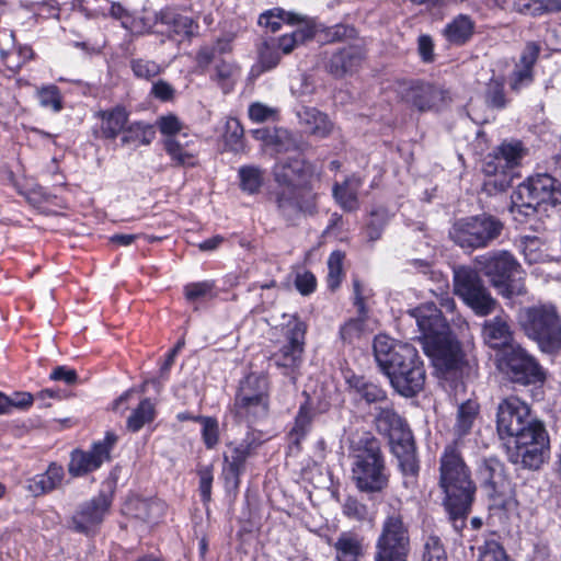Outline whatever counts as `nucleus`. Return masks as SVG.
Instances as JSON below:
<instances>
[{
    "instance_id": "obj_1",
    "label": "nucleus",
    "mask_w": 561,
    "mask_h": 561,
    "mask_svg": "<svg viewBox=\"0 0 561 561\" xmlns=\"http://www.w3.org/2000/svg\"><path fill=\"white\" fill-rule=\"evenodd\" d=\"M438 486L443 505L457 534L466 527L476 499L477 485L456 443L447 445L439 458Z\"/></svg>"
},
{
    "instance_id": "obj_2",
    "label": "nucleus",
    "mask_w": 561,
    "mask_h": 561,
    "mask_svg": "<svg viewBox=\"0 0 561 561\" xmlns=\"http://www.w3.org/2000/svg\"><path fill=\"white\" fill-rule=\"evenodd\" d=\"M373 351L378 367L399 394L412 398L423 390L425 367L413 345L387 335H377Z\"/></svg>"
},
{
    "instance_id": "obj_3",
    "label": "nucleus",
    "mask_w": 561,
    "mask_h": 561,
    "mask_svg": "<svg viewBox=\"0 0 561 561\" xmlns=\"http://www.w3.org/2000/svg\"><path fill=\"white\" fill-rule=\"evenodd\" d=\"M377 432L389 440L390 449L397 458L399 470L403 478V485L409 490L417 486L420 460L412 431L391 404L376 408L374 419Z\"/></svg>"
},
{
    "instance_id": "obj_4",
    "label": "nucleus",
    "mask_w": 561,
    "mask_h": 561,
    "mask_svg": "<svg viewBox=\"0 0 561 561\" xmlns=\"http://www.w3.org/2000/svg\"><path fill=\"white\" fill-rule=\"evenodd\" d=\"M352 481L359 492L381 493L389 485V472L380 443L375 437L360 439L352 454Z\"/></svg>"
},
{
    "instance_id": "obj_5",
    "label": "nucleus",
    "mask_w": 561,
    "mask_h": 561,
    "mask_svg": "<svg viewBox=\"0 0 561 561\" xmlns=\"http://www.w3.org/2000/svg\"><path fill=\"white\" fill-rule=\"evenodd\" d=\"M524 334L547 354L561 352V313L553 304H537L518 311Z\"/></svg>"
},
{
    "instance_id": "obj_6",
    "label": "nucleus",
    "mask_w": 561,
    "mask_h": 561,
    "mask_svg": "<svg viewBox=\"0 0 561 561\" xmlns=\"http://www.w3.org/2000/svg\"><path fill=\"white\" fill-rule=\"evenodd\" d=\"M479 271L505 298L525 295L526 273L516 257L507 250H493L477 256Z\"/></svg>"
},
{
    "instance_id": "obj_7",
    "label": "nucleus",
    "mask_w": 561,
    "mask_h": 561,
    "mask_svg": "<svg viewBox=\"0 0 561 561\" xmlns=\"http://www.w3.org/2000/svg\"><path fill=\"white\" fill-rule=\"evenodd\" d=\"M411 552L410 523L404 510L388 505L376 539L374 561H408Z\"/></svg>"
},
{
    "instance_id": "obj_8",
    "label": "nucleus",
    "mask_w": 561,
    "mask_h": 561,
    "mask_svg": "<svg viewBox=\"0 0 561 561\" xmlns=\"http://www.w3.org/2000/svg\"><path fill=\"white\" fill-rule=\"evenodd\" d=\"M511 198L513 213L530 217L541 208L561 204V184L550 174L539 173L522 182Z\"/></svg>"
},
{
    "instance_id": "obj_9",
    "label": "nucleus",
    "mask_w": 561,
    "mask_h": 561,
    "mask_svg": "<svg viewBox=\"0 0 561 561\" xmlns=\"http://www.w3.org/2000/svg\"><path fill=\"white\" fill-rule=\"evenodd\" d=\"M477 472L489 500V510L493 514L507 515L517 510L514 485L505 474L504 463L499 458L481 459Z\"/></svg>"
},
{
    "instance_id": "obj_10",
    "label": "nucleus",
    "mask_w": 561,
    "mask_h": 561,
    "mask_svg": "<svg viewBox=\"0 0 561 561\" xmlns=\"http://www.w3.org/2000/svg\"><path fill=\"white\" fill-rule=\"evenodd\" d=\"M504 229V224L489 214L458 219L449 230L450 239L465 251L489 247Z\"/></svg>"
},
{
    "instance_id": "obj_11",
    "label": "nucleus",
    "mask_w": 561,
    "mask_h": 561,
    "mask_svg": "<svg viewBox=\"0 0 561 561\" xmlns=\"http://www.w3.org/2000/svg\"><path fill=\"white\" fill-rule=\"evenodd\" d=\"M508 438L514 447L512 461L520 462L529 469H538L543 463L549 449V437L540 422L530 420L527 426H523L522 431Z\"/></svg>"
},
{
    "instance_id": "obj_12",
    "label": "nucleus",
    "mask_w": 561,
    "mask_h": 561,
    "mask_svg": "<svg viewBox=\"0 0 561 561\" xmlns=\"http://www.w3.org/2000/svg\"><path fill=\"white\" fill-rule=\"evenodd\" d=\"M454 293L478 316L492 313L497 305L479 272L470 266L454 268Z\"/></svg>"
},
{
    "instance_id": "obj_13",
    "label": "nucleus",
    "mask_w": 561,
    "mask_h": 561,
    "mask_svg": "<svg viewBox=\"0 0 561 561\" xmlns=\"http://www.w3.org/2000/svg\"><path fill=\"white\" fill-rule=\"evenodd\" d=\"M263 443L261 432L248 430L242 439L227 444V451L224 453L222 468V477L227 490H237L239 488L240 477L247 469V461L256 456Z\"/></svg>"
},
{
    "instance_id": "obj_14",
    "label": "nucleus",
    "mask_w": 561,
    "mask_h": 561,
    "mask_svg": "<svg viewBox=\"0 0 561 561\" xmlns=\"http://www.w3.org/2000/svg\"><path fill=\"white\" fill-rule=\"evenodd\" d=\"M306 332L307 325L305 322L298 319L288 322L285 332V344L271 356L274 365L283 369V374L290 377L293 382H296L297 371L302 363Z\"/></svg>"
},
{
    "instance_id": "obj_15",
    "label": "nucleus",
    "mask_w": 561,
    "mask_h": 561,
    "mask_svg": "<svg viewBox=\"0 0 561 561\" xmlns=\"http://www.w3.org/2000/svg\"><path fill=\"white\" fill-rule=\"evenodd\" d=\"M111 505L112 500L105 493H99L82 502L68 522L69 529L87 537H94L108 515Z\"/></svg>"
},
{
    "instance_id": "obj_16",
    "label": "nucleus",
    "mask_w": 561,
    "mask_h": 561,
    "mask_svg": "<svg viewBox=\"0 0 561 561\" xmlns=\"http://www.w3.org/2000/svg\"><path fill=\"white\" fill-rule=\"evenodd\" d=\"M274 196L278 214L291 225L317 211V195L306 187L278 186Z\"/></svg>"
},
{
    "instance_id": "obj_17",
    "label": "nucleus",
    "mask_w": 561,
    "mask_h": 561,
    "mask_svg": "<svg viewBox=\"0 0 561 561\" xmlns=\"http://www.w3.org/2000/svg\"><path fill=\"white\" fill-rule=\"evenodd\" d=\"M526 149L518 140L503 141L492 154H489L483 164V171L489 176L503 175L499 185L501 190L511 185L515 176L514 170L520 164Z\"/></svg>"
},
{
    "instance_id": "obj_18",
    "label": "nucleus",
    "mask_w": 561,
    "mask_h": 561,
    "mask_svg": "<svg viewBox=\"0 0 561 561\" xmlns=\"http://www.w3.org/2000/svg\"><path fill=\"white\" fill-rule=\"evenodd\" d=\"M503 365L513 382L531 385L543 382L546 379L542 367L520 346H511L505 352Z\"/></svg>"
},
{
    "instance_id": "obj_19",
    "label": "nucleus",
    "mask_w": 561,
    "mask_h": 561,
    "mask_svg": "<svg viewBox=\"0 0 561 561\" xmlns=\"http://www.w3.org/2000/svg\"><path fill=\"white\" fill-rule=\"evenodd\" d=\"M117 442L114 433L107 432L103 440L95 442L91 450L75 449L70 454L68 472L72 477H82L99 469L104 461L110 460L111 450Z\"/></svg>"
},
{
    "instance_id": "obj_20",
    "label": "nucleus",
    "mask_w": 561,
    "mask_h": 561,
    "mask_svg": "<svg viewBox=\"0 0 561 561\" xmlns=\"http://www.w3.org/2000/svg\"><path fill=\"white\" fill-rule=\"evenodd\" d=\"M533 420L530 408L517 397L504 399L497 407L496 430L501 439L516 435Z\"/></svg>"
},
{
    "instance_id": "obj_21",
    "label": "nucleus",
    "mask_w": 561,
    "mask_h": 561,
    "mask_svg": "<svg viewBox=\"0 0 561 561\" xmlns=\"http://www.w3.org/2000/svg\"><path fill=\"white\" fill-rule=\"evenodd\" d=\"M403 100L420 112L439 110L450 101L449 91L427 82H411L402 92Z\"/></svg>"
},
{
    "instance_id": "obj_22",
    "label": "nucleus",
    "mask_w": 561,
    "mask_h": 561,
    "mask_svg": "<svg viewBox=\"0 0 561 561\" xmlns=\"http://www.w3.org/2000/svg\"><path fill=\"white\" fill-rule=\"evenodd\" d=\"M540 45L536 42H528L510 76V88L514 92H519L534 81V66L540 54Z\"/></svg>"
},
{
    "instance_id": "obj_23",
    "label": "nucleus",
    "mask_w": 561,
    "mask_h": 561,
    "mask_svg": "<svg viewBox=\"0 0 561 561\" xmlns=\"http://www.w3.org/2000/svg\"><path fill=\"white\" fill-rule=\"evenodd\" d=\"M310 174V165L299 157L279 161L274 167V179L278 186L305 187Z\"/></svg>"
},
{
    "instance_id": "obj_24",
    "label": "nucleus",
    "mask_w": 561,
    "mask_h": 561,
    "mask_svg": "<svg viewBox=\"0 0 561 561\" xmlns=\"http://www.w3.org/2000/svg\"><path fill=\"white\" fill-rule=\"evenodd\" d=\"M365 57L364 50L358 45H350L333 53L327 62V70L336 78L357 70Z\"/></svg>"
},
{
    "instance_id": "obj_25",
    "label": "nucleus",
    "mask_w": 561,
    "mask_h": 561,
    "mask_svg": "<svg viewBox=\"0 0 561 561\" xmlns=\"http://www.w3.org/2000/svg\"><path fill=\"white\" fill-rule=\"evenodd\" d=\"M417 327L425 335L443 334L447 329V322L442 311L435 304H424L412 311Z\"/></svg>"
},
{
    "instance_id": "obj_26",
    "label": "nucleus",
    "mask_w": 561,
    "mask_h": 561,
    "mask_svg": "<svg viewBox=\"0 0 561 561\" xmlns=\"http://www.w3.org/2000/svg\"><path fill=\"white\" fill-rule=\"evenodd\" d=\"M95 116L100 119V137L113 140L124 131L129 113L124 106L116 105L98 112Z\"/></svg>"
},
{
    "instance_id": "obj_27",
    "label": "nucleus",
    "mask_w": 561,
    "mask_h": 561,
    "mask_svg": "<svg viewBox=\"0 0 561 561\" xmlns=\"http://www.w3.org/2000/svg\"><path fill=\"white\" fill-rule=\"evenodd\" d=\"M485 343L492 348L512 346L513 333L506 316H496L485 321L483 327Z\"/></svg>"
},
{
    "instance_id": "obj_28",
    "label": "nucleus",
    "mask_w": 561,
    "mask_h": 561,
    "mask_svg": "<svg viewBox=\"0 0 561 561\" xmlns=\"http://www.w3.org/2000/svg\"><path fill=\"white\" fill-rule=\"evenodd\" d=\"M476 23L467 14H458L442 31L445 39L454 46L466 45L473 36Z\"/></svg>"
},
{
    "instance_id": "obj_29",
    "label": "nucleus",
    "mask_w": 561,
    "mask_h": 561,
    "mask_svg": "<svg viewBox=\"0 0 561 561\" xmlns=\"http://www.w3.org/2000/svg\"><path fill=\"white\" fill-rule=\"evenodd\" d=\"M156 21L165 25L169 33L183 38H190L195 27L192 18L182 15L171 8H165L157 13Z\"/></svg>"
},
{
    "instance_id": "obj_30",
    "label": "nucleus",
    "mask_w": 561,
    "mask_h": 561,
    "mask_svg": "<svg viewBox=\"0 0 561 561\" xmlns=\"http://www.w3.org/2000/svg\"><path fill=\"white\" fill-rule=\"evenodd\" d=\"M297 25L298 27L291 33L275 38L277 48L285 55L290 54L297 46L307 43L316 35L313 23L306 16H304V21Z\"/></svg>"
},
{
    "instance_id": "obj_31",
    "label": "nucleus",
    "mask_w": 561,
    "mask_h": 561,
    "mask_svg": "<svg viewBox=\"0 0 561 561\" xmlns=\"http://www.w3.org/2000/svg\"><path fill=\"white\" fill-rule=\"evenodd\" d=\"M268 400L267 379L264 376L250 374L239 383L234 401Z\"/></svg>"
},
{
    "instance_id": "obj_32",
    "label": "nucleus",
    "mask_w": 561,
    "mask_h": 561,
    "mask_svg": "<svg viewBox=\"0 0 561 561\" xmlns=\"http://www.w3.org/2000/svg\"><path fill=\"white\" fill-rule=\"evenodd\" d=\"M298 117L306 127V130L316 137L324 138L333 129V123L329 119L328 115L314 107H302L298 112Z\"/></svg>"
},
{
    "instance_id": "obj_33",
    "label": "nucleus",
    "mask_w": 561,
    "mask_h": 561,
    "mask_svg": "<svg viewBox=\"0 0 561 561\" xmlns=\"http://www.w3.org/2000/svg\"><path fill=\"white\" fill-rule=\"evenodd\" d=\"M64 477V468L51 462L44 473L36 474L30 481L28 489L36 496L51 492L61 484Z\"/></svg>"
},
{
    "instance_id": "obj_34",
    "label": "nucleus",
    "mask_w": 561,
    "mask_h": 561,
    "mask_svg": "<svg viewBox=\"0 0 561 561\" xmlns=\"http://www.w3.org/2000/svg\"><path fill=\"white\" fill-rule=\"evenodd\" d=\"M268 407L270 401H261L260 399L257 401H234L231 412L238 421L253 424L267 416Z\"/></svg>"
},
{
    "instance_id": "obj_35",
    "label": "nucleus",
    "mask_w": 561,
    "mask_h": 561,
    "mask_svg": "<svg viewBox=\"0 0 561 561\" xmlns=\"http://www.w3.org/2000/svg\"><path fill=\"white\" fill-rule=\"evenodd\" d=\"M346 381L351 390L369 404L387 401V392L364 376L352 375Z\"/></svg>"
},
{
    "instance_id": "obj_36",
    "label": "nucleus",
    "mask_w": 561,
    "mask_h": 561,
    "mask_svg": "<svg viewBox=\"0 0 561 561\" xmlns=\"http://www.w3.org/2000/svg\"><path fill=\"white\" fill-rule=\"evenodd\" d=\"M362 185V182L357 178H351L345 180L342 184L336 183L333 186V196L339 203V205L345 211H354L358 209V190Z\"/></svg>"
},
{
    "instance_id": "obj_37",
    "label": "nucleus",
    "mask_w": 561,
    "mask_h": 561,
    "mask_svg": "<svg viewBox=\"0 0 561 561\" xmlns=\"http://www.w3.org/2000/svg\"><path fill=\"white\" fill-rule=\"evenodd\" d=\"M185 134L176 137H167L163 140V148L171 160L178 167H194L196 164L194 153L188 150V144L181 140Z\"/></svg>"
},
{
    "instance_id": "obj_38",
    "label": "nucleus",
    "mask_w": 561,
    "mask_h": 561,
    "mask_svg": "<svg viewBox=\"0 0 561 561\" xmlns=\"http://www.w3.org/2000/svg\"><path fill=\"white\" fill-rule=\"evenodd\" d=\"M156 137L154 126L145 122H133L123 131L121 142L123 146L150 145Z\"/></svg>"
},
{
    "instance_id": "obj_39",
    "label": "nucleus",
    "mask_w": 561,
    "mask_h": 561,
    "mask_svg": "<svg viewBox=\"0 0 561 561\" xmlns=\"http://www.w3.org/2000/svg\"><path fill=\"white\" fill-rule=\"evenodd\" d=\"M304 21V16L294 12L285 11L280 8H274L272 10L263 12L259 16V24L267 27L271 32L275 33L280 30L283 23L290 25L299 24Z\"/></svg>"
},
{
    "instance_id": "obj_40",
    "label": "nucleus",
    "mask_w": 561,
    "mask_h": 561,
    "mask_svg": "<svg viewBox=\"0 0 561 561\" xmlns=\"http://www.w3.org/2000/svg\"><path fill=\"white\" fill-rule=\"evenodd\" d=\"M313 412L308 400L299 407L298 413L295 417V423L288 436L290 443L299 447L301 440L307 436L311 428Z\"/></svg>"
},
{
    "instance_id": "obj_41",
    "label": "nucleus",
    "mask_w": 561,
    "mask_h": 561,
    "mask_svg": "<svg viewBox=\"0 0 561 561\" xmlns=\"http://www.w3.org/2000/svg\"><path fill=\"white\" fill-rule=\"evenodd\" d=\"M479 404L476 401L467 400L458 407L457 419L454 425V432L458 437L467 435L478 416Z\"/></svg>"
},
{
    "instance_id": "obj_42",
    "label": "nucleus",
    "mask_w": 561,
    "mask_h": 561,
    "mask_svg": "<svg viewBox=\"0 0 561 561\" xmlns=\"http://www.w3.org/2000/svg\"><path fill=\"white\" fill-rule=\"evenodd\" d=\"M484 102L488 107L503 110L508 104L505 93V82L501 77H492L485 85Z\"/></svg>"
},
{
    "instance_id": "obj_43",
    "label": "nucleus",
    "mask_w": 561,
    "mask_h": 561,
    "mask_svg": "<svg viewBox=\"0 0 561 561\" xmlns=\"http://www.w3.org/2000/svg\"><path fill=\"white\" fill-rule=\"evenodd\" d=\"M336 561H358L362 553L360 540L350 534H342L334 543Z\"/></svg>"
},
{
    "instance_id": "obj_44",
    "label": "nucleus",
    "mask_w": 561,
    "mask_h": 561,
    "mask_svg": "<svg viewBox=\"0 0 561 561\" xmlns=\"http://www.w3.org/2000/svg\"><path fill=\"white\" fill-rule=\"evenodd\" d=\"M156 416V409L149 398L142 399L127 419V428L131 432L140 431L146 424L151 423Z\"/></svg>"
},
{
    "instance_id": "obj_45",
    "label": "nucleus",
    "mask_w": 561,
    "mask_h": 561,
    "mask_svg": "<svg viewBox=\"0 0 561 561\" xmlns=\"http://www.w3.org/2000/svg\"><path fill=\"white\" fill-rule=\"evenodd\" d=\"M389 211L383 207L373 209L365 226V233L369 241L375 242L381 238L385 227L390 220Z\"/></svg>"
},
{
    "instance_id": "obj_46",
    "label": "nucleus",
    "mask_w": 561,
    "mask_h": 561,
    "mask_svg": "<svg viewBox=\"0 0 561 561\" xmlns=\"http://www.w3.org/2000/svg\"><path fill=\"white\" fill-rule=\"evenodd\" d=\"M32 57L33 50L30 46H19L8 51H1L3 65L13 75L16 73Z\"/></svg>"
},
{
    "instance_id": "obj_47",
    "label": "nucleus",
    "mask_w": 561,
    "mask_h": 561,
    "mask_svg": "<svg viewBox=\"0 0 561 561\" xmlns=\"http://www.w3.org/2000/svg\"><path fill=\"white\" fill-rule=\"evenodd\" d=\"M520 250L525 261L529 264L545 262L548 257L543 249V242L538 237H523L520 239Z\"/></svg>"
},
{
    "instance_id": "obj_48",
    "label": "nucleus",
    "mask_w": 561,
    "mask_h": 561,
    "mask_svg": "<svg viewBox=\"0 0 561 561\" xmlns=\"http://www.w3.org/2000/svg\"><path fill=\"white\" fill-rule=\"evenodd\" d=\"M366 332V312L348 319L340 328V337L344 343L352 344L359 340Z\"/></svg>"
},
{
    "instance_id": "obj_49",
    "label": "nucleus",
    "mask_w": 561,
    "mask_h": 561,
    "mask_svg": "<svg viewBox=\"0 0 561 561\" xmlns=\"http://www.w3.org/2000/svg\"><path fill=\"white\" fill-rule=\"evenodd\" d=\"M202 425V439L207 449H214L219 444V423L211 416L197 415L193 419Z\"/></svg>"
},
{
    "instance_id": "obj_50",
    "label": "nucleus",
    "mask_w": 561,
    "mask_h": 561,
    "mask_svg": "<svg viewBox=\"0 0 561 561\" xmlns=\"http://www.w3.org/2000/svg\"><path fill=\"white\" fill-rule=\"evenodd\" d=\"M239 178L241 188L250 194H255L263 185L264 172L253 165L242 167L239 170Z\"/></svg>"
},
{
    "instance_id": "obj_51",
    "label": "nucleus",
    "mask_w": 561,
    "mask_h": 561,
    "mask_svg": "<svg viewBox=\"0 0 561 561\" xmlns=\"http://www.w3.org/2000/svg\"><path fill=\"white\" fill-rule=\"evenodd\" d=\"M243 127L237 118H229L226 122L224 139L226 147L230 151L240 152L243 150Z\"/></svg>"
},
{
    "instance_id": "obj_52",
    "label": "nucleus",
    "mask_w": 561,
    "mask_h": 561,
    "mask_svg": "<svg viewBox=\"0 0 561 561\" xmlns=\"http://www.w3.org/2000/svg\"><path fill=\"white\" fill-rule=\"evenodd\" d=\"M422 561H447V552L439 536L431 534L424 538Z\"/></svg>"
},
{
    "instance_id": "obj_53",
    "label": "nucleus",
    "mask_w": 561,
    "mask_h": 561,
    "mask_svg": "<svg viewBox=\"0 0 561 561\" xmlns=\"http://www.w3.org/2000/svg\"><path fill=\"white\" fill-rule=\"evenodd\" d=\"M260 64L263 70L275 68L280 61V53L275 38L264 41L259 48Z\"/></svg>"
},
{
    "instance_id": "obj_54",
    "label": "nucleus",
    "mask_w": 561,
    "mask_h": 561,
    "mask_svg": "<svg viewBox=\"0 0 561 561\" xmlns=\"http://www.w3.org/2000/svg\"><path fill=\"white\" fill-rule=\"evenodd\" d=\"M130 68L136 78L148 81L160 75L162 71L159 64L144 58L131 59Z\"/></svg>"
},
{
    "instance_id": "obj_55",
    "label": "nucleus",
    "mask_w": 561,
    "mask_h": 561,
    "mask_svg": "<svg viewBox=\"0 0 561 561\" xmlns=\"http://www.w3.org/2000/svg\"><path fill=\"white\" fill-rule=\"evenodd\" d=\"M477 561H510L504 548L494 539L485 540L478 547Z\"/></svg>"
},
{
    "instance_id": "obj_56",
    "label": "nucleus",
    "mask_w": 561,
    "mask_h": 561,
    "mask_svg": "<svg viewBox=\"0 0 561 561\" xmlns=\"http://www.w3.org/2000/svg\"><path fill=\"white\" fill-rule=\"evenodd\" d=\"M343 259L344 254L341 251H333L328 260V286L331 289H336L343 276Z\"/></svg>"
},
{
    "instance_id": "obj_57",
    "label": "nucleus",
    "mask_w": 561,
    "mask_h": 561,
    "mask_svg": "<svg viewBox=\"0 0 561 561\" xmlns=\"http://www.w3.org/2000/svg\"><path fill=\"white\" fill-rule=\"evenodd\" d=\"M343 514L355 520H365L368 516V507L355 496H347L342 504Z\"/></svg>"
},
{
    "instance_id": "obj_58",
    "label": "nucleus",
    "mask_w": 561,
    "mask_h": 561,
    "mask_svg": "<svg viewBox=\"0 0 561 561\" xmlns=\"http://www.w3.org/2000/svg\"><path fill=\"white\" fill-rule=\"evenodd\" d=\"M214 468L211 465L201 466L197 469V474L199 477V493L202 501L207 503L211 499V484L214 480Z\"/></svg>"
},
{
    "instance_id": "obj_59",
    "label": "nucleus",
    "mask_w": 561,
    "mask_h": 561,
    "mask_svg": "<svg viewBox=\"0 0 561 561\" xmlns=\"http://www.w3.org/2000/svg\"><path fill=\"white\" fill-rule=\"evenodd\" d=\"M38 99L42 106L51 108L55 112L60 111L62 107L59 90L55 85L41 89L38 91Z\"/></svg>"
},
{
    "instance_id": "obj_60",
    "label": "nucleus",
    "mask_w": 561,
    "mask_h": 561,
    "mask_svg": "<svg viewBox=\"0 0 561 561\" xmlns=\"http://www.w3.org/2000/svg\"><path fill=\"white\" fill-rule=\"evenodd\" d=\"M160 133L165 135L167 137H176L180 136V131L182 129V123L179 117L174 114H168L160 116L156 123Z\"/></svg>"
},
{
    "instance_id": "obj_61",
    "label": "nucleus",
    "mask_w": 561,
    "mask_h": 561,
    "mask_svg": "<svg viewBox=\"0 0 561 561\" xmlns=\"http://www.w3.org/2000/svg\"><path fill=\"white\" fill-rule=\"evenodd\" d=\"M219 45L220 43L211 46L206 45L198 49L196 54V64L203 72H205L209 65L215 60L218 53L221 54L225 51V48L219 47Z\"/></svg>"
},
{
    "instance_id": "obj_62",
    "label": "nucleus",
    "mask_w": 561,
    "mask_h": 561,
    "mask_svg": "<svg viewBox=\"0 0 561 561\" xmlns=\"http://www.w3.org/2000/svg\"><path fill=\"white\" fill-rule=\"evenodd\" d=\"M529 14L540 16L543 14L561 12V0H530Z\"/></svg>"
},
{
    "instance_id": "obj_63",
    "label": "nucleus",
    "mask_w": 561,
    "mask_h": 561,
    "mask_svg": "<svg viewBox=\"0 0 561 561\" xmlns=\"http://www.w3.org/2000/svg\"><path fill=\"white\" fill-rule=\"evenodd\" d=\"M233 72L234 67L225 60H220L215 67V76L213 79L217 81L218 84H220L225 93L229 92L230 90L229 80Z\"/></svg>"
},
{
    "instance_id": "obj_64",
    "label": "nucleus",
    "mask_w": 561,
    "mask_h": 561,
    "mask_svg": "<svg viewBox=\"0 0 561 561\" xmlns=\"http://www.w3.org/2000/svg\"><path fill=\"white\" fill-rule=\"evenodd\" d=\"M434 47L435 45L432 36L421 34L417 37V53L423 62L431 64L435 60Z\"/></svg>"
}]
</instances>
